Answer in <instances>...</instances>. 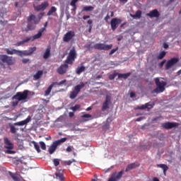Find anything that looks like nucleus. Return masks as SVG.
Masks as SVG:
<instances>
[{
  "instance_id": "1",
  "label": "nucleus",
  "mask_w": 181,
  "mask_h": 181,
  "mask_svg": "<svg viewBox=\"0 0 181 181\" xmlns=\"http://www.w3.org/2000/svg\"><path fill=\"white\" fill-rule=\"evenodd\" d=\"M29 90H25L23 92H17L16 95H14L11 100L12 107H16L18 104H19V101H23L24 103H28L29 101Z\"/></svg>"
},
{
  "instance_id": "2",
  "label": "nucleus",
  "mask_w": 181,
  "mask_h": 181,
  "mask_svg": "<svg viewBox=\"0 0 181 181\" xmlns=\"http://www.w3.org/2000/svg\"><path fill=\"white\" fill-rule=\"evenodd\" d=\"M40 20L36 18V16L33 14L30 15L28 17V25L27 28L23 30V32H29L30 30H35L36 29V25L39 23Z\"/></svg>"
},
{
  "instance_id": "3",
  "label": "nucleus",
  "mask_w": 181,
  "mask_h": 181,
  "mask_svg": "<svg viewBox=\"0 0 181 181\" xmlns=\"http://www.w3.org/2000/svg\"><path fill=\"white\" fill-rule=\"evenodd\" d=\"M156 86V88L153 90L152 93H156V94H159V93H163V91H165V86H166V84H168L165 81H160L159 80V78H156L154 79Z\"/></svg>"
},
{
  "instance_id": "4",
  "label": "nucleus",
  "mask_w": 181,
  "mask_h": 181,
  "mask_svg": "<svg viewBox=\"0 0 181 181\" xmlns=\"http://www.w3.org/2000/svg\"><path fill=\"white\" fill-rule=\"evenodd\" d=\"M84 87H86V83L83 82H81L80 84L75 86L73 90L69 93V98H71V100H74Z\"/></svg>"
},
{
  "instance_id": "5",
  "label": "nucleus",
  "mask_w": 181,
  "mask_h": 181,
  "mask_svg": "<svg viewBox=\"0 0 181 181\" xmlns=\"http://www.w3.org/2000/svg\"><path fill=\"white\" fill-rule=\"evenodd\" d=\"M4 148L5 149H7L6 151V153H8V155H13V153H16V151H12L13 149L14 146L12 142H11V140L8 139V137L4 138Z\"/></svg>"
},
{
  "instance_id": "6",
  "label": "nucleus",
  "mask_w": 181,
  "mask_h": 181,
  "mask_svg": "<svg viewBox=\"0 0 181 181\" xmlns=\"http://www.w3.org/2000/svg\"><path fill=\"white\" fill-rule=\"evenodd\" d=\"M66 141H67V138L64 137L59 140L54 141L52 145L49 148V153L50 155H52V153H54V151L57 149V146H59V145H62V144L66 142Z\"/></svg>"
},
{
  "instance_id": "7",
  "label": "nucleus",
  "mask_w": 181,
  "mask_h": 181,
  "mask_svg": "<svg viewBox=\"0 0 181 181\" xmlns=\"http://www.w3.org/2000/svg\"><path fill=\"white\" fill-rule=\"evenodd\" d=\"M77 59V52L76 51V48L73 47L69 53V55L65 60L66 63H69V64H73L74 63V61Z\"/></svg>"
},
{
  "instance_id": "8",
  "label": "nucleus",
  "mask_w": 181,
  "mask_h": 181,
  "mask_svg": "<svg viewBox=\"0 0 181 181\" xmlns=\"http://www.w3.org/2000/svg\"><path fill=\"white\" fill-rule=\"evenodd\" d=\"M93 48L95 49V50L108 51L112 49V44L106 45L105 43H96L94 45Z\"/></svg>"
},
{
  "instance_id": "9",
  "label": "nucleus",
  "mask_w": 181,
  "mask_h": 181,
  "mask_svg": "<svg viewBox=\"0 0 181 181\" xmlns=\"http://www.w3.org/2000/svg\"><path fill=\"white\" fill-rule=\"evenodd\" d=\"M76 33H74V31H68L63 37V42H64L65 43H69V42H71L73 39H74Z\"/></svg>"
},
{
  "instance_id": "10",
  "label": "nucleus",
  "mask_w": 181,
  "mask_h": 181,
  "mask_svg": "<svg viewBox=\"0 0 181 181\" xmlns=\"http://www.w3.org/2000/svg\"><path fill=\"white\" fill-rule=\"evenodd\" d=\"M0 60L3 63H6L8 66H12L15 64V60L12 59V57H8L7 55H1L0 56Z\"/></svg>"
},
{
  "instance_id": "11",
  "label": "nucleus",
  "mask_w": 181,
  "mask_h": 181,
  "mask_svg": "<svg viewBox=\"0 0 181 181\" xmlns=\"http://www.w3.org/2000/svg\"><path fill=\"white\" fill-rule=\"evenodd\" d=\"M122 175H124V170H121L119 173L115 172L111 175L107 181H119L121 177H122Z\"/></svg>"
},
{
  "instance_id": "12",
  "label": "nucleus",
  "mask_w": 181,
  "mask_h": 181,
  "mask_svg": "<svg viewBox=\"0 0 181 181\" xmlns=\"http://www.w3.org/2000/svg\"><path fill=\"white\" fill-rule=\"evenodd\" d=\"M177 63H179V58H171L166 62L165 70H169L170 69H172V67H173L175 64H177Z\"/></svg>"
},
{
  "instance_id": "13",
  "label": "nucleus",
  "mask_w": 181,
  "mask_h": 181,
  "mask_svg": "<svg viewBox=\"0 0 181 181\" xmlns=\"http://www.w3.org/2000/svg\"><path fill=\"white\" fill-rule=\"evenodd\" d=\"M122 23V20L121 18H114L110 21V26L112 30H116L118 25Z\"/></svg>"
},
{
  "instance_id": "14",
  "label": "nucleus",
  "mask_w": 181,
  "mask_h": 181,
  "mask_svg": "<svg viewBox=\"0 0 181 181\" xmlns=\"http://www.w3.org/2000/svg\"><path fill=\"white\" fill-rule=\"evenodd\" d=\"M69 64H70L69 63H66V61L64 62V64H62L57 69V72L58 73V74H66V73H67V70L69 69Z\"/></svg>"
},
{
  "instance_id": "15",
  "label": "nucleus",
  "mask_w": 181,
  "mask_h": 181,
  "mask_svg": "<svg viewBox=\"0 0 181 181\" xmlns=\"http://www.w3.org/2000/svg\"><path fill=\"white\" fill-rule=\"evenodd\" d=\"M161 127H163L164 129H172V128H176V127H179V123L167 122L163 123Z\"/></svg>"
},
{
  "instance_id": "16",
  "label": "nucleus",
  "mask_w": 181,
  "mask_h": 181,
  "mask_svg": "<svg viewBox=\"0 0 181 181\" xmlns=\"http://www.w3.org/2000/svg\"><path fill=\"white\" fill-rule=\"evenodd\" d=\"M45 30H46L45 28H42L41 29L39 30L37 34H35L34 36L28 37V39H30L32 42H33V40H36V39H40V37H42V35L43 32H45Z\"/></svg>"
},
{
  "instance_id": "17",
  "label": "nucleus",
  "mask_w": 181,
  "mask_h": 181,
  "mask_svg": "<svg viewBox=\"0 0 181 181\" xmlns=\"http://www.w3.org/2000/svg\"><path fill=\"white\" fill-rule=\"evenodd\" d=\"M153 108V105L151 104V103H147L141 106H137L136 110H147V111H150Z\"/></svg>"
},
{
  "instance_id": "18",
  "label": "nucleus",
  "mask_w": 181,
  "mask_h": 181,
  "mask_svg": "<svg viewBox=\"0 0 181 181\" xmlns=\"http://www.w3.org/2000/svg\"><path fill=\"white\" fill-rule=\"evenodd\" d=\"M30 121H32V117H30V116H28L25 120H22L21 122L14 123V125L18 127H23V125H26V124H29Z\"/></svg>"
},
{
  "instance_id": "19",
  "label": "nucleus",
  "mask_w": 181,
  "mask_h": 181,
  "mask_svg": "<svg viewBox=\"0 0 181 181\" xmlns=\"http://www.w3.org/2000/svg\"><path fill=\"white\" fill-rule=\"evenodd\" d=\"M49 6V3L47 1H45L42 3L40 5L35 7V11H45L46 8Z\"/></svg>"
},
{
  "instance_id": "20",
  "label": "nucleus",
  "mask_w": 181,
  "mask_h": 181,
  "mask_svg": "<svg viewBox=\"0 0 181 181\" xmlns=\"http://www.w3.org/2000/svg\"><path fill=\"white\" fill-rule=\"evenodd\" d=\"M110 103H111V99L107 96L105 103L103 104L102 111H105V110L110 108Z\"/></svg>"
},
{
  "instance_id": "21",
  "label": "nucleus",
  "mask_w": 181,
  "mask_h": 181,
  "mask_svg": "<svg viewBox=\"0 0 181 181\" xmlns=\"http://www.w3.org/2000/svg\"><path fill=\"white\" fill-rule=\"evenodd\" d=\"M147 16H149V18H159V16H160V14L159 13V11H158V10L154 9L147 13Z\"/></svg>"
},
{
  "instance_id": "22",
  "label": "nucleus",
  "mask_w": 181,
  "mask_h": 181,
  "mask_svg": "<svg viewBox=\"0 0 181 181\" xmlns=\"http://www.w3.org/2000/svg\"><path fill=\"white\" fill-rule=\"evenodd\" d=\"M83 71H86V66H84L83 65L78 66L76 70V73L78 76H80V74H81V73H83Z\"/></svg>"
},
{
  "instance_id": "23",
  "label": "nucleus",
  "mask_w": 181,
  "mask_h": 181,
  "mask_svg": "<svg viewBox=\"0 0 181 181\" xmlns=\"http://www.w3.org/2000/svg\"><path fill=\"white\" fill-rule=\"evenodd\" d=\"M30 38H28V37H27L23 41L18 42L16 44L14 45V46H16V47L22 46L23 45H25V43H28V42H30Z\"/></svg>"
},
{
  "instance_id": "24",
  "label": "nucleus",
  "mask_w": 181,
  "mask_h": 181,
  "mask_svg": "<svg viewBox=\"0 0 181 181\" xmlns=\"http://www.w3.org/2000/svg\"><path fill=\"white\" fill-rule=\"evenodd\" d=\"M6 52L7 54H17V56H19V50L17 49H6Z\"/></svg>"
},
{
  "instance_id": "25",
  "label": "nucleus",
  "mask_w": 181,
  "mask_h": 181,
  "mask_svg": "<svg viewBox=\"0 0 181 181\" xmlns=\"http://www.w3.org/2000/svg\"><path fill=\"white\" fill-rule=\"evenodd\" d=\"M54 84L56 83H52L48 88L45 91V96L47 97V95H49L50 94V93H52V88H53L54 87Z\"/></svg>"
},
{
  "instance_id": "26",
  "label": "nucleus",
  "mask_w": 181,
  "mask_h": 181,
  "mask_svg": "<svg viewBox=\"0 0 181 181\" xmlns=\"http://www.w3.org/2000/svg\"><path fill=\"white\" fill-rule=\"evenodd\" d=\"M118 78H124V80H127L131 76V72H128L127 74H118Z\"/></svg>"
},
{
  "instance_id": "27",
  "label": "nucleus",
  "mask_w": 181,
  "mask_h": 181,
  "mask_svg": "<svg viewBox=\"0 0 181 181\" xmlns=\"http://www.w3.org/2000/svg\"><path fill=\"white\" fill-rule=\"evenodd\" d=\"M157 166L163 169L164 175H166V172L169 169V167L166 164H158Z\"/></svg>"
},
{
  "instance_id": "28",
  "label": "nucleus",
  "mask_w": 181,
  "mask_h": 181,
  "mask_svg": "<svg viewBox=\"0 0 181 181\" xmlns=\"http://www.w3.org/2000/svg\"><path fill=\"white\" fill-rule=\"evenodd\" d=\"M92 11H94V6H86L82 9L83 12H91Z\"/></svg>"
},
{
  "instance_id": "29",
  "label": "nucleus",
  "mask_w": 181,
  "mask_h": 181,
  "mask_svg": "<svg viewBox=\"0 0 181 181\" xmlns=\"http://www.w3.org/2000/svg\"><path fill=\"white\" fill-rule=\"evenodd\" d=\"M43 76V71H38L34 76L35 80H39Z\"/></svg>"
},
{
  "instance_id": "30",
  "label": "nucleus",
  "mask_w": 181,
  "mask_h": 181,
  "mask_svg": "<svg viewBox=\"0 0 181 181\" xmlns=\"http://www.w3.org/2000/svg\"><path fill=\"white\" fill-rule=\"evenodd\" d=\"M136 168V163H132L127 165L125 172H129V170H132V169H135Z\"/></svg>"
},
{
  "instance_id": "31",
  "label": "nucleus",
  "mask_w": 181,
  "mask_h": 181,
  "mask_svg": "<svg viewBox=\"0 0 181 181\" xmlns=\"http://www.w3.org/2000/svg\"><path fill=\"white\" fill-rule=\"evenodd\" d=\"M49 57H50V47H48L46 49L45 52L43 55L44 59H49Z\"/></svg>"
},
{
  "instance_id": "32",
  "label": "nucleus",
  "mask_w": 181,
  "mask_h": 181,
  "mask_svg": "<svg viewBox=\"0 0 181 181\" xmlns=\"http://www.w3.org/2000/svg\"><path fill=\"white\" fill-rule=\"evenodd\" d=\"M130 16H132V18H138L139 19L141 18V16H142V11H141L140 10H138L135 14L132 15L131 14Z\"/></svg>"
},
{
  "instance_id": "33",
  "label": "nucleus",
  "mask_w": 181,
  "mask_h": 181,
  "mask_svg": "<svg viewBox=\"0 0 181 181\" xmlns=\"http://www.w3.org/2000/svg\"><path fill=\"white\" fill-rule=\"evenodd\" d=\"M91 117L93 116L90 114H85L81 116V118H83V121L86 122V121H90V119L91 118Z\"/></svg>"
},
{
  "instance_id": "34",
  "label": "nucleus",
  "mask_w": 181,
  "mask_h": 181,
  "mask_svg": "<svg viewBox=\"0 0 181 181\" xmlns=\"http://www.w3.org/2000/svg\"><path fill=\"white\" fill-rule=\"evenodd\" d=\"M18 56H20V57H23V56H30L29 52L28 50H24V51L19 50Z\"/></svg>"
},
{
  "instance_id": "35",
  "label": "nucleus",
  "mask_w": 181,
  "mask_h": 181,
  "mask_svg": "<svg viewBox=\"0 0 181 181\" xmlns=\"http://www.w3.org/2000/svg\"><path fill=\"white\" fill-rule=\"evenodd\" d=\"M9 128L10 132H11V134H16V131H19V129L15 127L13 124H10Z\"/></svg>"
},
{
  "instance_id": "36",
  "label": "nucleus",
  "mask_w": 181,
  "mask_h": 181,
  "mask_svg": "<svg viewBox=\"0 0 181 181\" xmlns=\"http://www.w3.org/2000/svg\"><path fill=\"white\" fill-rule=\"evenodd\" d=\"M56 11H57V8L55 6H52L47 13V16H50L51 15H53V13H54Z\"/></svg>"
},
{
  "instance_id": "37",
  "label": "nucleus",
  "mask_w": 181,
  "mask_h": 181,
  "mask_svg": "<svg viewBox=\"0 0 181 181\" xmlns=\"http://www.w3.org/2000/svg\"><path fill=\"white\" fill-rule=\"evenodd\" d=\"M33 144L34 148L37 151V153H40L41 151H40V146H39V144L36 141H33Z\"/></svg>"
},
{
  "instance_id": "38",
  "label": "nucleus",
  "mask_w": 181,
  "mask_h": 181,
  "mask_svg": "<svg viewBox=\"0 0 181 181\" xmlns=\"http://www.w3.org/2000/svg\"><path fill=\"white\" fill-rule=\"evenodd\" d=\"M166 56V52L163 51L161 52L157 57L158 60H162V59H163V57H165Z\"/></svg>"
},
{
  "instance_id": "39",
  "label": "nucleus",
  "mask_w": 181,
  "mask_h": 181,
  "mask_svg": "<svg viewBox=\"0 0 181 181\" xmlns=\"http://www.w3.org/2000/svg\"><path fill=\"white\" fill-rule=\"evenodd\" d=\"M56 176H57V179H59V180L60 181L64 180V176L63 175V174L58 173H56Z\"/></svg>"
},
{
  "instance_id": "40",
  "label": "nucleus",
  "mask_w": 181,
  "mask_h": 181,
  "mask_svg": "<svg viewBox=\"0 0 181 181\" xmlns=\"http://www.w3.org/2000/svg\"><path fill=\"white\" fill-rule=\"evenodd\" d=\"M81 107V105H76L75 106L70 107V110L74 111V112H76V111L80 110Z\"/></svg>"
},
{
  "instance_id": "41",
  "label": "nucleus",
  "mask_w": 181,
  "mask_h": 181,
  "mask_svg": "<svg viewBox=\"0 0 181 181\" xmlns=\"http://www.w3.org/2000/svg\"><path fill=\"white\" fill-rule=\"evenodd\" d=\"M28 51L29 55L31 56V54H33V53L36 52V47H30Z\"/></svg>"
},
{
  "instance_id": "42",
  "label": "nucleus",
  "mask_w": 181,
  "mask_h": 181,
  "mask_svg": "<svg viewBox=\"0 0 181 181\" xmlns=\"http://www.w3.org/2000/svg\"><path fill=\"white\" fill-rule=\"evenodd\" d=\"M73 162H76V160L72 159V160H66V161H64V163L66 165L70 166V165H71V163H73Z\"/></svg>"
},
{
  "instance_id": "43",
  "label": "nucleus",
  "mask_w": 181,
  "mask_h": 181,
  "mask_svg": "<svg viewBox=\"0 0 181 181\" xmlns=\"http://www.w3.org/2000/svg\"><path fill=\"white\" fill-rule=\"evenodd\" d=\"M53 163L54 166H59V165H60V160H59V158H54L53 160Z\"/></svg>"
},
{
  "instance_id": "44",
  "label": "nucleus",
  "mask_w": 181,
  "mask_h": 181,
  "mask_svg": "<svg viewBox=\"0 0 181 181\" xmlns=\"http://www.w3.org/2000/svg\"><path fill=\"white\" fill-rule=\"evenodd\" d=\"M66 80L64 79L60 82H53V83H54V86H62L63 84H64V83H66Z\"/></svg>"
},
{
  "instance_id": "45",
  "label": "nucleus",
  "mask_w": 181,
  "mask_h": 181,
  "mask_svg": "<svg viewBox=\"0 0 181 181\" xmlns=\"http://www.w3.org/2000/svg\"><path fill=\"white\" fill-rule=\"evenodd\" d=\"M118 76V73H115L109 75V80H114L115 78V76Z\"/></svg>"
},
{
  "instance_id": "46",
  "label": "nucleus",
  "mask_w": 181,
  "mask_h": 181,
  "mask_svg": "<svg viewBox=\"0 0 181 181\" xmlns=\"http://www.w3.org/2000/svg\"><path fill=\"white\" fill-rule=\"evenodd\" d=\"M40 145L41 149H42V151H46V144H45V142L40 141Z\"/></svg>"
},
{
  "instance_id": "47",
  "label": "nucleus",
  "mask_w": 181,
  "mask_h": 181,
  "mask_svg": "<svg viewBox=\"0 0 181 181\" xmlns=\"http://www.w3.org/2000/svg\"><path fill=\"white\" fill-rule=\"evenodd\" d=\"M117 50H118V47H117L115 49H111V51L109 53V55L112 56V54H114V53H115V52H117Z\"/></svg>"
},
{
  "instance_id": "48",
  "label": "nucleus",
  "mask_w": 181,
  "mask_h": 181,
  "mask_svg": "<svg viewBox=\"0 0 181 181\" xmlns=\"http://www.w3.org/2000/svg\"><path fill=\"white\" fill-rule=\"evenodd\" d=\"M30 61V59L24 58L22 59V63H23V64H26L27 63H29Z\"/></svg>"
},
{
  "instance_id": "49",
  "label": "nucleus",
  "mask_w": 181,
  "mask_h": 181,
  "mask_svg": "<svg viewBox=\"0 0 181 181\" xmlns=\"http://www.w3.org/2000/svg\"><path fill=\"white\" fill-rule=\"evenodd\" d=\"M11 177H12L13 180L18 181V176L15 175V174H11Z\"/></svg>"
},
{
  "instance_id": "50",
  "label": "nucleus",
  "mask_w": 181,
  "mask_h": 181,
  "mask_svg": "<svg viewBox=\"0 0 181 181\" xmlns=\"http://www.w3.org/2000/svg\"><path fill=\"white\" fill-rule=\"evenodd\" d=\"M165 63H166V59H163V60L159 64L160 67H163V64H165Z\"/></svg>"
},
{
  "instance_id": "51",
  "label": "nucleus",
  "mask_w": 181,
  "mask_h": 181,
  "mask_svg": "<svg viewBox=\"0 0 181 181\" xmlns=\"http://www.w3.org/2000/svg\"><path fill=\"white\" fill-rule=\"evenodd\" d=\"M69 115L70 118H73V117H74V112H70L69 113Z\"/></svg>"
},
{
  "instance_id": "52",
  "label": "nucleus",
  "mask_w": 181,
  "mask_h": 181,
  "mask_svg": "<svg viewBox=\"0 0 181 181\" xmlns=\"http://www.w3.org/2000/svg\"><path fill=\"white\" fill-rule=\"evenodd\" d=\"M144 119V117H139L135 120V122H139V121H142Z\"/></svg>"
},
{
  "instance_id": "53",
  "label": "nucleus",
  "mask_w": 181,
  "mask_h": 181,
  "mask_svg": "<svg viewBox=\"0 0 181 181\" xmlns=\"http://www.w3.org/2000/svg\"><path fill=\"white\" fill-rule=\"evenodd\" d=\"M110 19V15H107L105 17V22H108V20Z\"/></svg>"
},
{
  "instance_id": "54",
  "label": "nucleus",
  "mask_w": 181,
  "mask_h": 181,
  "mask_svg": "<svg viewBox=\"0 0 181 181\" xmlns=\"http://www.w3.org/2000/svg\"><path fill=\"white\" fill-rule=\"evenodd\" d=\"M71 6H76V1H74V0H71Z\"/></svg>"
},
{
  "instance_id": "55",
  "label": "nucleus",
  "mask_w": 181,
  "mask_h": 181,
  "mask_svg": "<svg viewBox=\"0 0 181 181\" xmlns=\"http://www.w3.org/2000/svg\"><path fill=\"white\" fill-rule=\"evenodd\" d=\"M71 146H68L67 148H66V152H71Z\"/></svg>"
},
{
  "instance_id": "56",
  "label": "nucleus",
  "mask_w": 181,
  "mask_h": 181,
  "mask_svg": "<svg viewBox=\"0 0 181 181\" xmlns=\"http://www.w3.org/2000/svg\"><path fill=\"white\" fill-rule=\"evenodd\" d=\"M134 97H135V93L134 92L130 93V98H134Z\"/></svg>"
},
{
  "instance_id": "57",
  "label": "nucleus",
  "mask_w": 181,
  "mask_h": 181,
  "mask_svg": "<svg viewBox=\"0 0 181 181\" xmlns=\"http://www.w3.org/2000/svg\"><path fill=\"white\" fill-rule=\"evenodd\" d=\"M89 18H90V16H83V19L84 21H86V19H89Z\"/></svg>"
},
{
  "instance_id": "58",
  "label": "nucleus",
  "mask_w": 181,
  "mask_h": 181,
  "mask_svg": "<svg viewBox=\"0 0 181 181\" xmlns=\"http://www.w3.org/2000/svg\"><path fill=\"white\" fill-rule=\"evenodd\" d=\"M100 78H103V75H98V76H96V78H95L96 80H100Z\"/></svg>"
},
{
  "instance_id": "59",
  "label": "nucleus",
  "mask_w": 181,
  "mask_h": 181,
  "mask_svg": "<svg viewBox=\"0 0 181 181\" xmlns=\"http://www.w3.org/2000/svg\"><path fill=\"white\" fill-rule=\"evenodd\" d=\"M119 2H121L122 4H127V2H128V0H119Z\"/></svg>"
},
{
  "instance_id": "60",
  "label": "nucleus",
  "mask_w": 181,
  "mask_h": 181,
  "mask_svg": "<svg viewBox=\"0 0 181 181\" xmlns=\"http://www.w3.org/2000/svg\"><path fill=\"white\" fill-rule=\"evenodd\" d=\"M163 47H164V49H168V47H169V45L166 43H164L163 44Z\"/></svg>"
},
{
  "instance_id": "61",
  "label": "nucleus",
  "mask_w": 181,
  "mask_h": 181,
  "mask_svg": "<svg viewBox=\"0 0 181 181\" xmlns=\"http://www.w3.org/2000/svg\"><path fill=\"white\" fill-rule=\"evenodd\" d=\"M92 29H93V25H90L89 26V29H88L89 33H91Z\"/></svg>"
},
{
  "instance_id": "62",
  "label": "nucleus",
  "mask_w": 181,
  "mask_h": 181,
  "mask_svg": "<svg viewBox=\"0 0 181 181\" xmlns=\"http://www.w3.org/2000/svg\"><path fill=\"white\" fill-rule=\"evenodd\" d=\"M88 25H91L93 24V20H88Z\"/></svg>"
},
{
  "instance_id": "63",
  "label": "nucleus",
  "mask_w": 181,
  "mask_h": 181,
  "mask_svg": "<svg viewBox=\"0 0 181 181\" xmlns=\"http://www.w3.org/2000/svg\"><path fill=\"white\" fill-rule=\"evenodd\" d=\"M91 110H93V107H88L86 108V111H91Z\"/></svg>"
},
{
  "instance_id": "64",
  "label": "nucleus",
  "mask_w": 181,
  "mask_h": 181,
  "mask_svg": "<svg viewBox=\"0 0 181 181\" xmlns=\"http://www.w3.org/2000/svg\"><path fill=\"white\" fill-rule=\"evenodd\" d=\"M153 181H159V179L158 177H153Z\"/></svg>"
}]
</instances>
